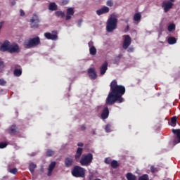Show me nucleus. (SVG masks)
Wrapping results in <instances>:
<instances>
[{
    "instance_id": "5fc2aeb1",
    "label": "nucleus",
    "mask_w": 180,
    "mask_h": 180,
    "mask_svg": "<svg viewBox=\"0 0 180 180\" xmlns=\"http://www.w3.org/2000/svg\"><path fill=\"white\" fill-rule=\"evenodd\" d=\"M170 2L172 4V2H175V0H169Z\"/></svg>"
},
{
    "instance_id": "f8f14e48",
    "label": "nucleus",
    "mask_w": 180,
    "mask_h": 180,
    "mask_svg": "<svg viewBox=\"0 0 180 180\" xmlns=\"http://www.w3.org/2000/svg\"><path fill=\"white\" fill-rule=\"evenodd\" d=\"M172 133L177 137V139L173 141L174 146H176V144L180 143V129H172Z\"/></svg>"
},
{
    "instance_id": "3c124183",
    "label": "nucleus",
    "mask_w": 180,
    "mask_h": 180,
    "mask_svg": "<svg viewBox=\"0 0 180 180\" xmlns=\"http://www.w3.org/2000/svg\"><path fill=\"white\" fill-rule=\"evenodd\" d=\"M2 26H4V22H0V30L2 29Z\"/></svg>"
},
{
    "instance_id": "9d476101",
    "label": "nucleus",
    "mask_w": 180,
    "mask_h": 180,
    "mask_svg": "<svg viewBox=\"0 0 180 180\" xmlns=\"http://www.w3.org/2000/svg\"><path fill=\"white\" fill-rule=\"evenodd\" d=\"M11 42L9 41H5L0 47L1 51H8L11 49Z\"/></svg>"
},
{
    "instance_id": "49530a36",
    "label": "nucleus",
    "mask_w": 180,
    "mask_h": 180,
    "mask_svg": "<svg viewBox=\"0 0 180 180\" xmlns=\"http://www.w3.org/2000/svg\"><path fill=\"white\" fill-rule=\"evenodd\" d=\"M81 129L84 131L85 130H86V127H85V124H82L81 126Z\"/></svg>"
},
{
    "instance_id": "f257e3e1",
    "label": "nucleus",
    "mask_w": 180,
    "mask_h": 180,
    "mask_svg": "<svg viewBox=\"0 0 180 180\" xmlns=\"http://www.w3.org/2000/svg\"><path fill=\"white\" fill-rule=\"evenodd\" d=\"M110 92L106 98V105H113L115 102L117 103H123L124 99L123 98V94L126 93V88L124 86L118 85L117 81L114 79L110 84Z\"/></svg>"
},
{
    "instance_id": "20e7f679",
    "label": "nucleus",
    "mask_w": 180,
    "mask_h": 180,
    "mask_svg": "<svg viewBox=\"0 0 180 180\" xmlns=\"http://www.w3.org/2000/svg\"><path fill=\"white\" fill-rule=\"evenodd\" d=\"M117 27V18L115 16H110L108 21L106 25V31L108 33H112L113 30H115Z\"/></svg>"
},
{
    "instance_id": "423d86ee",
    "label": "nucleus",
    "mask_w": 180,
    "mask_h": 180,
    "mask_svg": "<svg viewBox=\"0 0 180 180\" xmlns=\"http://www.w3.org/2000/svg\"><path fill=\"white\" fill-rule=\"evenodd\" d=\"M30 23L32 29H37L39 27V24L40 23V18L37 13H34L32 18L30 20Z\"/></svg>"
},
{
    "instance_id": "f3484780",
    "label": "nucleus",
    "mask_w": 180,
    "mask_h": 180,
    "mask_svg": "<svg viewBox=\"0 0 180 180\" xmlns=\"http://www.w3.org/2000/svg\"><path fill=\"white\" fill-rule=\"evenodd\" d=\"M14 77H20L22 75V67L19 65H15V69L13 71Z\"/></svg>"
},
{
    "instance_id": "8fccbe9b",
    "label": "nucleus",
    "mask_w": 180,
    "mask_h": 180,
    "mask_svg": "<svg viewBox=\"0 0 180 180\" xmlns=\"http://www.w3.org/2000/svg\"><path fill=\"white\" fill-rule=\"evenodd\" d=\"M117 58H122V57H123V55L122 53L119 54L118 56H116Z\"/></svg>"
},
{
    "instance_id": "6e6552de",
    "label": "nucleus",
    "mask_w": 180,
    "mask_h": 180,
    "mask_svg": "<svg viewBox=\"0 0 180 180\" xmlns=\"http://www.w3.org/2000/svg\"><path fill=\"white\" fill-rule=\"evenodd\" d=\"M124 37V39L122 44V47L124 50H127L130 46V44H131V37H130L129 35H125Z\"/></svg>"
},
{
    "instance_id": "72a5a7b5",
    "label": "nucleus",
    "mask_w": 180,
    "mask_h": 180,
    "mask_svg": "<svg viewBox=\"0 0 180 180\" xmlns=\"http://www.w3.org/2000/svg\"><path fill=\"white\" fill-rule=\"evenodd\" d=\"M148 174H143L139 178V180H148Z\"/></svg>"
},
{
    "instance_id": "79ce46f5",
    "label": "nucleus",
    "mask_w": 180,
    "mask_h": 180,
    "mask_svg": "<svg viewBox=\"0 0 180 180\" xmlns=\"http://www.w3.org/2000/svg\"><path fill=\"white\" fill-rule=\"evenodd\" d=\"M110 161H111L110 159L109 158H107L105 159L104 162L105 164H110Z\"/></svg>"
},
{
    "instance_id": "2f4dec72",
    "label": "nucleus",
    "mask_w": 180,
    "mask_h": 180,
    "mask_svg": "<svg viewBox=\"0 0 180 180\" xmlns=\"http://www.w3.org/2000/svg\"><path fill=\"white\" fill-rule=\"evenodd\" d=\"M54 155V151L49 149L46 152V157H53Z\"/></svg>"
},
{
    "instance_id": "f03ea898",
    "label": "nucleus",
    "mask_w": 180,
    "mask_h": 180,
    "mask_svg": "<svg viewBox=\"0 0 180 180\" xmlns=\"http://www.w3.org/2000/svg\"><path fill=\"white\" fill-rule=\"evenodd\" d=\"M84 149L82 148H77L76 154L75 155V160L78 162H79L82 167H89L92 164L94 160V155L92 153L83 154Z\"/></svg>"
},
{
    "instance_id": "864d4df0",
    "label": "nucleus",
    "mask_w": 180,
    "mask_h": 180,
    "mask_svg": "<svg viewBox=\"0 0 180 180\" xmlns=\"http://www.w3.org/2000/svg\"><path fill=\"white\" fill-rule=\"evenodd\" d=\"M129 25H127V28L124 30V32H127L129 30Z\"/></svg>"
},
{
    "instance_id": "09e8293b",
    "label": "nucleus",
    "mask_w": 180,
    "mask_h": 180,
    "mask_svg": "<svg viewBox=\"0 0 180 180\" xmlns=\"http://www.w3.org/2000/svg\"><path fill=\"white\" fill-rule=\"evenodd\" d=\"M77 146H78V147H84V143L79 142V143H77Z\"/></svg>"
},
{
    "instance_id": "4be33fe9",
    "label": "nucleus",
    "mask_w": 180,
    "mask_h": 180,
    "mask_svg": "<svg viewBox=\"0 0 180 180\" xmlns=\"http://www.w3.org/2000/svg\"><path fill=\"white\" fill-rule=\"evenodd\" d=\"M56 164L57 163L56 162H51V164L49 165V168H48V176H51L53 170L54 169V168H56Z\"/></svg>"
},
{
    "instance_id": "de8ad7c7",
    "label": "nucleus",
    "mask_w": 180,
    "mask_h": 180,
    "mask_svg": "<svg viewBox=\"0 0 180 180\" xmlns=\"http://www.w3.org/2000/svg\"><path fill=\"white\" fill-rule=\"evenodd\" d=\"M4 67H5L4 61H0V68H4Z\"/></svg>"
},
{
    "instance_id": "ea45409f",
    "label": "nucleus",
    "mask_w": 180,
    "mask_h": 180,
    "mask_svg": "<svg viewBox=\"0 0 180 180\" xmlns=\"http://www.w3.org/2000/svg\"><path fill=\"white\" fill-rule=\"evenodd\" d=\"M105 130L106 133H110V131H111L110 124H108L105 127Z\"/></svg>"
},
{
    "instance_id": "b1692460",
    "label": "nucleus",
    "mask_w": 180,
    "mask_h": 180,
    "mask_svg": "<svg viewBox=\"0 0 180 180\" xmlns=\"http://www.w3.org/2000/svg\"><path fill=\"white\" fill-rule=\"evenodd\" d=\"M36 168H37V165H36V164H34V163L30 164L29 169H30L31 174H34V169H36Z\"/></svg>"
},
{
    "instance_id": "a211bd4d",
    "label": "nucleus",
    "mask_w": 180,
    "mask_h": 180,
    "mask_svg": "<svg viewBox=\"0 0 180 180\" xmlns=\"http://www.w3.org/2000/svg\"><path fill=\"white\" fill-rule=\"evenodd\" d=\"M109 108L105 107L102 110L101 118L103 120H105V119H108V117H109Z\"/></svg>"
},
{
    "instance_id": "6ab92c4d",
    "label": "nucleus",
    "mask_w": 180,
    "mask_h": 180,
    "mask_svg": "<svg viewBox=\"0 0 180 180\" xmlns=\"http://www.w3.org/2000/svg\"><path fill=\"white\" fill-rule=\"evenodd\" d=\"M74 164V158L72 157H68L65 158V166L66 168H70V167H72Z\"/></svg>"
},
{
    "instance_id": "412c9836",
    "label": "nucleus",
    "mask_w": 180,
    "mask_h": 180,
    "mask_svg": "<svg viewBox=\"0 0 180 180\" xmlns=\"http://www.w3.org/2000/svg\"><path fill=\"white\" fill-rule=\"evenodd\" d=\"M108 71V62H105L101 67H100V74L101 75H105Z\"/></svg>"
},
{
    "instance_id": "cd10ccee",
    "label": "nucleus",
    "mask_w": 180,
    "mask_h": 180,
    "mask_svg": "<svg viewBox=\"0 0 180 180\" xmlns=\"http://www.w3.org/2000/svg\"><path fill=\"white\" fill-rule=\"evenodd\" d=\"M120 165L119 164V162H117V160H112L111 162V167L116 169L117 168V167H119Z\"/></svg>"
},
{
    "instance_id": "e433bc0d",
    "label": "nucleus",
    "mask_w": 180,
    "mask_h": 180,
    "mask_svg": "<svg viewBox=\"0 0 180 180\" xmlns=\"http://www.w3.org/2000/svg\"><path fill=\"white\" fill-rule=\"evenodd\" d=\"M150 172H152V174H155V172H158V169H157V167H155L154 166H151Z\"/></svg>"
},
{
    "instance_id": "37998d69",
    "label": "nucleus",
    "mask_w": 180,
    "mask_h": 180,
    "mask_svg": "<svg viewBox=\"0 0 180 180\" xmlns=\"http://www.w3.org/2000/svg\"><path fill=\"white\" fill-rule=\"evenodd\" d=\"M81 25H82V19L79 20L77 22V26L79 27H81Z\"/></svg>"
},
{
    "instance_id": "7ed1b4c3",
    "label": "nucleus",
    "mask_w": 180,
    "mask_h": 180,
    "mask_svg": "<svg viewBox=\"0 0 180 180\" xmlns=\"http://www.w3.org/2000/svg\"><path fill=\"white\" fill-rule=\"evenodd\" d=\"M41 44L40 37L36 36L33 38H29L24 42L23 46L25 49H34V47H37Z\"/></svg>"
},
{
    "instance_id": "f704fd0d",
    "label": "nucleus",
    "mask_w": 180,
    "mask_h": 180,
    "mask_svg": "<svg viewBox=\"0 0 180 180\" xmlns=\"http://www.w3.org/2000/svg\"><path fill=\"white\" fill-rule=\"evenodd\" d=\"M106 5L107 6H110V8H112V6H113L114 5L113 0H108L106 2Z\"/></svg>"
},
{
    "instance_id": "58836bf2",
    "label": "nucleus",
    "mask_w": 180,
    "mask_h": 180,
    "mask_svg": "<svg viewBox=\"0 0 180 180\" xmlns=\"http://www.w3.org/2000/svg\"><path fill=\"white\" fill-rule=\"evenodd\" d=\"M1 86H5L6 85V81L4 79H0Z\"/></svg>"
},
{
    "instance_id": "4d7b16f0",
    "label": "nucleus",
    "mask_w": 180,
    "mask_h": 180,
    "mask_svg": "<svg viewBox=\"0 0 180 180\" xmlns=\"http://www.w3.org/2000/svg\"><path fill=\"white\" fill-rule=\"evenodd\" d=\"M0 16H1V13H0Z\"/></svg>"
},
{
    "instance_id": "ddd939ff",
    "label": "nucleus",
    "mask_w": 180,
    "mask_h": 180,
    "mask_svg": "<svg viewBox=\"0 0 180 180\" xmlns=\"http://www.w3.org/2000/svg\"><path fill=\"white\" fill-rule=\"evenodd\" d=\"M74 13H75V11L73 8H68L66 10V20H70L74 16Z\"/></svg>"
},
{
    "instance_id": "dca6fc26",
    "label": "nucleus",
    "mask_w": 180,
    "mask_h": 180,
    "mask_svg": "<svg viewBox=\"0 0 180 180\" xmlns=\"http://www.w3.org/2000/svg\"><path fill=\"white\" fill-rule=\"evenodd\" d=\"M96 13L98 15L101 16V15H103L105 13H109V7L104 6L103 8H101L99 10H97L96 11Z\"/></svg>"
},
{
    "instance_id": "6e6d98bb",
    "label": "nucleus",
    "mask_w": 180,
    "mask_h": 180,
    "mask_svg": "<svg viewBox=\"0 0 180 180\" xmlns=\"http://www.w3.org/2000/svg\"><path fill=\"white\" fill-rule=\"evenodd\" d=\"M98 108H102V106H98Z\"/></svg>"
},
{
    "instance_id": "4c0bfd02",
    "label": "nucleus",
    "mask_w": 180,
    "mask_h": 180,
    "mask_svg": "<svg viewBox=\"0 0 180 180\" xmlns=\"http://www.w3.org/2000/svg\"><path fill=\"white\" fill-rule=\"evenodd\" d=\"M68 2H70V0H61L60 5L61 6H64V5H68Z\"/></svg>"
},
{
    "instance_id": "7c9ffc66",
    "label": "nucleus",
    "mask_w": 180,
    "mask_h": 180,
    "mask_svg": "<svg viewBox=\"0 0 180 180\" xmlns=\"http://www.w3.org/2000/svg\"><path fill=\"white\" fill-rule=\"evenodd\" d=\"M168 32H172V30H175V24H170L167 27Z\"/></svg>"
},
{
    "instance_id": "603ef678",
    "label": "nucleus",
    "mask_w": 180,
    "mask_h": 180,
    "mask_svg": "<svg viewBox=\"0 0 180 180\" xmlns=\"http://www.w3.org/2000/svg\"><path fill=\"white\" fill-rule=\"evenodd\" d=\"M12 6H14V5H16V1H13L11 3Z\"/></svg>"
},
{
    "instance_id": "2eb2a0df",
    "label": "nucleus",
    "mask_w": 180,
    "mask_h": 180,
    "mask_svg": "<svg viewBox=\"0 0 180 180\" xmlns=\"http://www.w3.org/2000/svg\"><path fill=\"white\" fill-rule=\"evenodd\" d=\"M88 46L89 47V53L91 56H96V48L94 46V41H90L88 43Z\"/></svg>"
},
{
    "instance_id": "c85d7f7f",
    "label": "nucleus",
    "mask_w": 180,
    "mask_h": 180,
    "mask_svg": "<svg viewBox=\"0 0 180 180\" xmlns=\"http://www.w3.org/2000/svg\"><path fill=\"white\" fill-rule=\"evenodd\" d=\"M49 11H57V4H56V3H51L49 5Z\"/></svg>"
},
{
    "instance_id": "0eeeda50",
    "label": "nucleus",
    "mask_w": 180,
    "mask_h": 180,
    "mask_svg": "<svg viewBox=\"0 0 180 180\" xmlns=\"http://www.w3.org/2000/svg\"><path fill=\"white\" fill-rule=\"evenodd\" d=\"M44 37L48 40H57L58 35L57 31H52L51 32H45Z\"/></svg>"
},
{
    "instance_id": "393cba45",
    "label": "nucleus",
    "mask_w": 180,
    "mask_h": 180,
    "mask_svg": "<svg viewBox=\"0 0 180 180\" xmlns=\"http://www.w3.org/2000/svg\"><path fill=\"white\" fill-rule=\"evenodd\" d=\"M167 43L169 44H175V43H176V38L174 37H170L167 39Z\"/></svg>"
},
{
    "instance_id": "9b49d317",
    "label": "nucleus",
    "mask_w": 180,
    "mask_h": 180,
    "mask_svg": "<svg viewBox=\"0 0 180 180\" xmlns=\"http://www.w3.org/2000/svg\"><path fill=\"white\" fill-rule=\"evenodd\" d=\"M173 6L174 4L171 1H163L162 4V8H164L165 12H168Z\"/></svg>"
},
{
    "instance_id": "5701e85b",
    "label": "nucleus",
    "mask_w": 180,
    "mask_h": 180,
    "mask_svg": "<svg viewBox=\"0 0 180 180\" xmlns=\"http://www.w3.org/2000/svg\"><path fill=\"white\" fill-rule=\"evenodd\" d=\"M140 20H141V13H136L134 15V22H140Z\"/></svg>"
},
{
    "instance_id": "a18cd8bd",
    "label": "nucleus",
    "mask_w": 180,
    "mask_h": 180,
    "mask_svg": "<svg viewBox=\"0 0 180 180\" xmlns=\"http://www.w3.org/2000/svg\"><path fill=\"white\" fill-rule=\"evenodd\" d=\"M20 15L25 16V11L22 9L20 10Z\"/></svg>"
},
{
    "instance_id": "aec40b11",
    "label": "nucleus",
    "mask_w": 180,
    "mask_h": 180,
    "mask_svg": "<svg viewBox=\"0 0 180 180\" xmlns=\"http://www.w3.org/2000/svg\"><path fill=\"white\" fill-rule=\"evenodd\" d=\"M8 53H11V54L13 53H20V48H19V45L16 44L13 46H11Z\"/></svg>"
},
{
    "instance_id": "a19ab883",
    "label": "nucleus",
    "mask_w": 180,
    "mask_h": 180,
    "mask_svg": "<svg viewBox=\"0 0 180 180\" xmlns=\"http://www.w3.org/2000/svg\"><path fill=\"white\" fill-rule=\"evenodd\" d=\"M120 63V59L117 58V56L114 58V64H119Z\"/></svg>"
},
{
    "instance_id": "c03bdc74",
    "label": "nucleus",
    "mask_w": 180,
    "mask_h": 180,
    "mask_svg": "<svg viewBox=\"0 0 180 180\" xmlns=\"http://www.w3.org/2000/svg\"><path fill=\"white\" fill-rule=\"evenodd\" d=\"M128 53H133L134 51V48L130 47L127 49Z\"/></svg>"
},
{
    "instance_id": "4468645a",
    "label": "nucleus",
    "mask_w": 180,
    "mask_h": 180,
    "mask_svg": "<svg viewBox=\"0 0 180 180\" xmlns=\"http://www.w3.org/2000/svg\"><path fill=\"white\" fill-rule=\"evenodd\" d=\"M89 77L91 79H96L98 78V75H96V72L95 71V68H91L88 70Z\"/></svg>"
},
{
    "instance_id": "bb28decb",
    "label": "nucleus",
    "mask_w": 180,
    "mask_h": 180,
    "mask_svg": "<svg viewBox=\"0 0 180 180\" xmlns=\"http://www.w3.org/2000/svg\"><path fill=\"white\" fill-rule=\"evenodd\" d=\"M56 16L58 18H64L65 16V13L63 11H58L55 13Z\"/></svg>"
},
{
    "instance_id": "a878e982",
    "label": "nucleus",
    "mask_w": 180,
    "mask_h": 180,
    "mask_svg": "<svg viewBox=\"0 0 180 180\" xmlns=\"http://www.w3.org/2000/svg\"><path fill=\"white\" fill-rule=\"evenodd\" d=\"M126 178L127 180H136V175L131 174V173H127L126 174Z\"/></svg>"
},
{
    "instance_id": "c756f323",
    "label": "nucleus",
    "mask_w": 180,
    "mask_h": 180,
    "mask_svg": "<svg viewBox=\"0 0 180 180\" xmlns=\"http://www.w3.org/2000/svg\"><path fill=\"white\" fill-rule=\"evenodd\" d=\"M171 126H172V127H175V126H176V117L174 116L171 118Z\"/></svg>"
},
{
    "instance_id": "1a4fd4ad",
    "label": "nucleus",
    "mask_w": 180,
    "mask_h": 180,
    "mask_svg": "<svg viewBox=\"0 0 180 180\" xmlns=\"http://www.w3.org/2000/svg\"><path fill=\"white\" fill-rule=\"evenodd\" d=\"M8 134L11 136H16L19 133V129L17 127L16 124H13L10 126L8 129Z\"/></svg>"
},
{
    "instance_id": "c9c22d12",
    "label": "nucleus",
    "mask_w": 180,
    "mask_h": 180,
    "mask_svg": "<svg viewBox=\"0 0 180 180\" xmlns=\"http://www.w3.org/2000/svg\"><path fill=\"white\" fill-rule=\"evenodd\" d=\"M8 143L6 142H0V148H6Z\"/></svg>"
},
{
    "instance_id": "39448f33",
    "label": "nucleus",
    "mask_w": 180,
    "mask_h": 180,
    "mask_svg": "<svg viewBox=\"0 0 180 180\" xmlns=\"http://www.w3.org/2000/svg\"><path fill=\"white\" fill-rule=\"evenodd\" d=\"M86 169L81 166L76 165L72 169V175L75 178H84Z\"/></svg>"
},
{
    "instance_id": "473e14b6",
    "label": "nucleus",
    "mask_w": 180,
    "mask_h": 180,
    "mask_svg": "<svg viewBox=\"0 0 180 180\" xmlns=\"http://www.w3.org/2000/svg\"><path fill=\"white\" fill-rule=\"evenodd\" d=\"M9 172L11 174H13V175H16L18 174V169L16 167L11 169L9 170Z\"/></svg>"
}]
</instances>
